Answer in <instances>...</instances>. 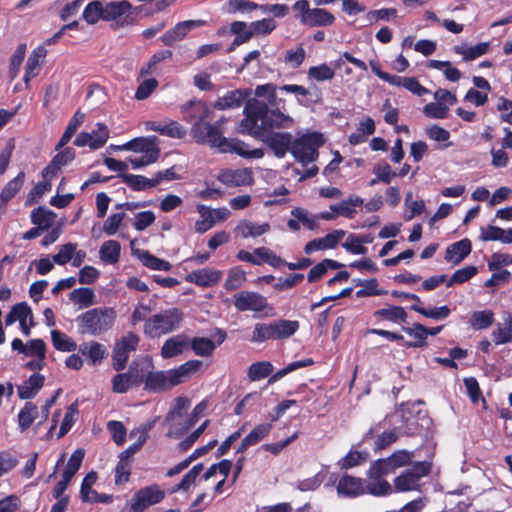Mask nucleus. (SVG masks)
Masks as SVG:
<instances>
[{"label": "nucleus", "mask_w": 512, "mask_h": 512, "mask_svg": "<svg viewBox=\"0 0 512 512\" xmlns=\"http://www.w3.org/2000/svg\"><path fill=\"white\" fill-rule=\"evenodd\" d=\"M116 149L139 153L150 161H157L160 155L159 142L155 136L135 138Z\"/></svg>", "instance_id": "nucleus-13"}, {"label": "nucleus", "mask_w": 512, "mask_h": 512, "mask_svg": "<svg viewBox=\"0 0 512 512\" xmlns=\"http://www.w3.org/2000/svg\"><path fill=\"white\" fill-rule=\"evenodd\" d=\"M139 340L137 335L129 332L115 343L112 356V365L115 370L120 371L125 368L130 353L136 350Z\"/></svg>", "instance_id": "nucleus-12"}, {"label": "nucleus", "mask_w": 512, "mask_h": 512, "mask_svg": "<svg viewBox=\"0 0 512 512\" xmlns=\"http://www.w3.org/2000/svg\"><path fill=\"white\" fill-rule=\"evenodd\" d=\"M146 130L158 132L163 136H167L170 138L181 139L185 136V129L175 121H165V122H156L149 121L146 122Z\"/></svg>", "instance_id": "nucleus-24"}, {"label": "nucleus", "mask_w": 512, "mask_h": 512, "mask_svg": "<svg viewBox=\"0 0 512 512\" xmlns=\"http://www.w3.org/2000/svg\"><path fill=\"white\" fill-rule=\"evenodd\" d=\"M246 280V273L240 267L231 268L225 280L224 287L228 291L236 290L242 286Z\"/></svg>", "instance_id": "nucleus-52"}, {"label": "nucleus", "mask_w": 512, "mask_h": 512, "mask_svg": "<svg viewBox=\"0 0 512 512\" xmlns=\"http://www.w3.org/2000/svg\"><path fill=\"white\" fill-rule=\"evenodd\" d=\"M300 328L296 320L277 319L268 323H256L250 337L253 343L268 340H285L293 336Z\"/></svg>", "instance_id": "nucleus-4"}, {"label": "nucleus", "mask_w": 512, "mask_h": 512, "mask_svg": "<svg viewBox=\"0 0 512 512\" xmlns=\"http://www.w3.org/2000/svg\"><path fill=\"white\" fill-rule=\"evenodd\" d=\"M26 49V44H20L17 46L15 52L11 56L9 71L12 79L17 76L18 71L20 70V67L26 54Z\"/></svg>", "instance_id": "nucleus-61"}, {"label": "nucleus", "mask_w": 512, "mask_h": 512, "mask_svg": "<svg viewBox=\"0 0 512 512\" xmlns=\"http://www.w3.org/2000/svg\"><path fill=\"white\" fill-rule=\"evenodd\" d=\"M248 95V91L239 89L230 91L224 96L219 97L218 100L213 104V107L218 110H227L240 107Z\"/></svg>", "instance_id": "nucleus-30"}, {"label": "nucleus", "mask_w": 512, "mask_h": 512, "mask_svg": "<svg viewBox=\"0 0 512 512\" xmlns=\"http://www.w3.org/2000/svg\"><path fill=\"white\" fill-rule=\"evenodd\" d=\"M273 372V365L269 361L253 363L248 370V377L251 381H259Z\"/></svg>", "instance_id": "nucleus-50"}, {"label": "nucleus", "mask_w": 512, "mask_h": 512, "mask_svg": "<svg viewBox=\"0 0 512 512\" xmlns=\"http://www.w3.org/2000/svg\"><path fill=\"white\" fill-rule=\"evenodd\" d=\"M84 458V450L83 449H77L75 450L72 455L70 456L68 463L66 464V467L63 471L62 478L71 481V479L74 477V475L79 470L81 463Z\"/></svg>", "instance_id": "nucleus-46"}, {"label": "nucleus", "mask_w": 512, "mask_h": 512, "mask_svg": "<svg viewBox=\"0 0 512 512\" xmlns=\"http://www.w3.org/2000/svg\"><path fill=\"white\" fill-rule=\"evenodd\" d=\"M139 365L142 366V370H148L153 367L152 359L148 356H145L139 359L138 362H132V364L129 367V370L125 374L134 386L139 385L142 381V376L138 369Z\"/></svg>", "instance_id": "nucleus-44"}, {"label": "nucleus", "mask_w": 512, "mask_h": 512, "mask_svg": "<svg viewBox=\"0 0 512 512\" xmlns=\"http://www.w3.org/2000/svg\"><path fill=\"white\" fill-rule=\"evenodd\" d=\"M373 316L379 320H387L393 323H403L407 319V313L400 306H390L374 312Z\"/></svg>", "instance_id": "nucleus-35"}, {"label": "nucleus", "mask_w": 512, "mask_h": 512, "mask_svg": "<svg viewBox=\"0 0 512 512\" xmlns=\"http://www.w3.org/2000/svg\"><path fill=\"white\" fill-rule=\"evenodd\" d=\"M16 321L19 322L23 334L29 336L31 327L34 325V323L32 311L26 303H20L15 305L9 312V314L6 316L5 324L9 326L15 323Z\"/></svg>", "instance_id": "nucleus-19"}, {"label": "nucleus", "mask_w": 512, "mask_h": 512, "mask_svg": "<svg viewBox=\"0 0 512 512\" xmlns=\"http://www.w3.org/2000/svg\"><path fill=\"white\" fill-rule=\"evenodd\" d=\"M404 331L415 339L413 342L406 343L408 347H422L426 340V327L422 324H414L411 327L404 328Z\"/></svg>", "instance_id": "nucleus-56"}, {"label": "nucleus", "mask_w": 512, "mask_h": 512, "mask_svg": "<svg viewBox=\"0 0 512 512\" xmlns=\"http://www.w3.org/2000/svg\"><path fill=\"white\" fill-rule=\"evenodd\" d=\"M345 235L346 232L344 230H334L322 238L309 241L305 245L304 251L306 254H312L315 251L333 249L345 237Z\"/></svg>", "instance_id": "nucleus-21"}, {"label": "nucleus", "mask_w": 512, "mask_h": 512, "mask_svg": "<svg viewBox=\"0 0 512 512\" xmlns=\"http://www.w3.org/2000/svg\"><path fill=\"white\" fill-rule=\"evenodd\" d=\"M165 425L168 426L167 436L173 439H179L194 424H190L189 417H183L177 420H167V418H165Z\"/></svg>", "instance_id": "nucleus-37"}, {"label": "nucleus", "mask_w": 512, "mask_h": 512, "mask_svg": "<svg viewBox=\"0 0 512 512\" xmlns=\"http://www.w3.org/2000/svg\"><path fill=\"white\" fill-rule=\"evenodd\" d=\"M245 118L240 123L242 133L252 134V130H261L262 133L272 132L273 129L290 128L293 119L278 109H269L263 101L249 100L244 109Z\"/></svg>", "instance_id": "nucleus-1"}, {"label": "nucleus", "mask_w": 512, "mask_h": 512, "mask_svg": "<svg viewBox=\"0 0 512 512\" xmlns=\"http://www.w3.org/2000/svg\"><path fill=\"white\" fill-rule=\"evenodd\" d=\"M202 366L199 360H189L175 369L148 372L145 377V389L150 392L165 391L185 381Z\"/></svg>", "instance_id": "nucleus-3"}, {"label": "nucleus", "mask_w": 512, "mask_h": 512, "mask_svg": "<svg viewBox=\"0 0 512 512\" xmlns=\"http://www.w3.org/2000/svg\"><path fill=\"white\" fill-rule=\"evenodd\" d=\"M492 338L496 345H502L512 342V316L507 314L504 322L498 324L492 332Z\"/></svg>", "instance_id": "nucleus-33"}, {"label": "nucleus", "mask_w": 512, "mask_h": 512, "mask_svg": "<svg viewBox=\"0 0 512 512\" xmlns=\"http://www.w3.org/2000/svg\"><path fill=\"white\" fill-rule=\"evenodd\" d=\"M472 246L468 239L455 242L447 247L445 260L449 263L458 264L471 252Z\"/></svg>", "instance_id": "nucleus-29"}, {"label": "nucleus", "mask_w": 512, "mask_h": 512, "mask_svg": "<svg viewBox=\"0 0 512 512\" xmlns=\"http://www.w3.org/2000/svg\"><path fill=\"white\" fill-rule=\"evenodd\" d=\"M164 498V491L152 485L138 490L131 499L130 512H143L151 505L157 504Z\"/></svg>", "instance_id": "nucleus-14"}, {"label": "nucleus", "mask_w": 512, "mask_h": 512, "mask_svg": "<svg viewBox=\"0 0 512 512\" xmlns=\"http://www.w3.org/2000/svg\"><path fill=\"white\" fill-rule=\"evenodd\" d=\"M335 76L333 68L327 64L312 66L308 70V77L316 81L331 80Z\"/></svg>", "instance_id": "nucleus-59"}, {"label": "nucleus", "mask_w": 512, "mask_h": 512, "mask_svg": "<svg viewBox=\"0 0 512 512\" xmlns=\"http://www.w3.org/2000/svg\"><path fill=\"white\" fill-rule=\"evenodd\" d=\"M120 251L121 246L117 241L108 240L100 248V259L105 263L115 264L119 260Z\"/></svg>", "instance_id": "nucleus-39"}, {"label": "nucleus", "mask_w": 512, "mask_h": 512, "mask_svg": "<svg viewBox=\"0 0 512 512\" xmlns=\"http://www.w3.org/2000/svg\"><path fill=\"white\" fill-rule=\"evenodd\" d=\"M139 257L142 263L152 270L168 271L171 269V264L168 261L160 259L149 252H142Z\"/></svg>", "instance_id": "nucleus-55"}, {"label": "nucleus", "mask_w": 512, "mask_h": 512, "mask_svg": "<svg viewBox=\"0 0 512 512\" xmlns=\"http://www.w3.org/2000/svg\"><path fill=\"white\" fill-rule=\"evenodd\" d=\"M392 472H394V470H393L388 458H385V459H379L371 465V467L368 471V476L370 479H373V481H378V480H381L380 478L382 476H385Z\"/></svg>", "instance_id": "nucleus-51"}, {"label": "nucleus", "mask_w": 512, "mask_h": 512, "mask_svg": "<svg viewBox=\"0 0 512 512\" xmlns=\"http://www.w3.org/2000/svg\"><path fill=\"white\" fill-rule=\"evenodd\" d=\"M218 180L230 187L247 186L253 182V176L248 168L224 169L219 172Z\"/></svg>", "instance_id": "nucleus-20"}, {"label": "nucleus", "mask_w": 512, "mask_h": 512, "mask_svg": "<svg viewBox=\"0 0 512 512\" xmlns=\"http://www.w3.org/2000/svg\"><path fill=\"white\" fill-rule=\"evenodd\" d=\"M430 471V465L426 462H419L394 479V486L398 492L417 490L419 481Z\"/></svg>", "instance_id": "nucleus-11"}, {"label": "nucleus", "mask_w": 512, "mask_h": 512, "mask_svg": "<svg viewBox=\"0 0 512 512\" xmlns=\"http://www.w3.org/2000/svg\"><path fill=\"white\" fill-rule=\"evenodd\" d=\"M109 138V130L103 123H97L96 129L91 132L79 133L75 140L74 145L78 147H89L92 150L99 149L104 146Z\"/></svg>", "instance_id": "nucleus-16"}, {"label": "nucleus", "mask_w": 512, "mask_h": 512, "mask_svg": "<svg viewBox=\"0 0 512 512\" xmlns=\"http://www.w3.org/2000/svg\"><path fill=\"white\" fill-rule=\"evenodd\" d=\"M52 343L55 349L64 352H71L76 349V343L66 334L58 331H51Z\"/></svg>", "instance_id": "nucleus-49"}, {"label": "nucleus", "mask_w": 512, "mask_h": 512, "mask_svg": "<svg viewBox=\"0 0 512 512\" xmlns=\"http://www.w3.org/2000/svg\"><path fill=\"white\" fill-rule=\"evenodd\" d=\"M226 122L227 118L221 117L216 122L211 123V125H217L219 139H216L215 144L206 143L207 145L211 148H216L221 153H236L246 159H260L264 156V150L262 148L249 149L248 144L239 139L224 137L222 126ZM215 138L218 137L216 136Z\"/></svg>", "instance_id": "nucleus-6"}, {"label": "nucleus", "mask_w": 512, "mask_h": 512, "mask_svg": "<svg viewBox=\"0 0 512 512\" xmlns=\"http://www.w3.org/2000/svg\"><path fill=\"white\" fill-rule=\"evenodd\" d=\"M324 143L319 133H309L298 137L292 142L290 153L302 165H307L317 160L318 149Z\"/></svg>", "instance_id": "nucleus-9"}, {"label": "nucleus", "mask_w": 512, "mask_h": 512, "mask_svg": "<svg viewBox=\"0 0 512 512\" xmlns=\"http://www.w3.org/2000/svg\"><path fill=\"white\" fill-rule=\"evenodd\" d=\"M132 16V5L128 1H111L104 5V20L125 25Z\"/></svg>", "instance_id": "nucleus-17"}, {"label": "nucleus", "mask_w": 512, "mask_h": 512, "mask_svg": "<svg viewBox=\"0 0 512 512\" xmlns=\"http://www.w3.org/2000/svg\"><path fill=\"white\" fill-rule=\"evenodd\" d=\"M488 47H489L488 43L482 42V43H478L471 47H466L463 45L455 46L454 51L457 54L462 55V57L465 61H471V60L476 59L477 57L484 55L487 52Z\"/></svg>", "instance_id": "nucleus-42"}, {"label": "nucleus", "mask_w": 512, "mask_h": 512, "mask_svg": "<svg viewBox=\"0 0 512 512\" xmlns=\"http://www.w3.org/2000/svg\"><path fill=\"white\" fill-rule=\"evenodd\" d=\"M189 346L195 355L201 357H209L215 351L217 344L206 337H194L189 339Z\"/></svg>", "instance_id": "nucleus-34"}, {"label": "nucleus", "mask_w": 512, "mask_h": 512, "mask_svg": "<svg viewBox=\"0 0 512 512\" xmlns=\"http://www.w3.org/2000/svg\"><path fill=\"white\" fill-rule=\"evenodd\" d=\"M115 318L112 308H94L81 314L77 321L82 333L100 335L112 328Z\"/></svg>", "instance_id": "nucleus-7"}, {"label": "nucleus", "mask_w": 512, "mask_h": 512, "mask_svg": "<svg viewBox=\"0 0 512 512\" xmlns=\"http://www.w3.org/2000/svg\"><path fill=\"white\" fill-rule=\"evenodd\" d=\"M46 54L47 51L42 46L35 48L31 52L25 67L24 81L26 84H28L32 78L36 77L39 74L41 70V65L44 62Z\"/></svg>", "instance_id": "nucleus-26"}, {"label": "nucleus", "mask_w": 512, "mask_h": 512, "mask_svg": "<svg viewBox=\"0 0 512 512\" xmlns=\"http://www.w3.org/2000/svg\"><path fill=\"white\" fill-rule=\"evenodd\" d=\"M202 469V464H197L193 466L192 469L187 474L184 475L181 482L174 489H172L171 492L174 493L178 490L187 491L188 489H190V487H192L195 484L196 479L199 476Z\"/></svg>", "instance_id": "nucleus-60"}, {"label": "nucleus", "mask_w": 512, "mask_h": 512, "mask_svg": "<svg viewBox=\"0 0 512 512\" xmlns=\"http://www.w3.org/2000/svg\"><path fill=\"white\" fill-rule=\"evenodd\" d=\"M189 347V338L183 334L168 338L162 348L161 356L165 359L181 355Z\"/></svg>", "instance_id": "nucleus-25"}, {"label": "nucleus", "mask_w": 512, "mask_h": 512, "mask_svg": "<svg viewBox=\"0 0 512 512\" xmlns=\"http://www.w3.org/2000/svg\"><path fill=\"white\" fill-rule=\"evenodd\" d=\"M82 16L88 24L104 20V5L100 1H92L84 8Z\"/></svg>", "instance_id": "nucleus-47"}, {"label": "nucleus", "mask_w": 512, "mask_h": 512, "mask_svg": "<svg viewBox=\"0 0 512 512\" xmlns=\"http://www.w3.org/2000/svg\"><path fill=\"white\" fill-rule=\"evenodd\" d=\"M234 306L239 311L262 312L266 309L267 299L253 291H240L233 296Z\"/></svg>", "instance_id": "nucleus-15"}, {"label": "nucleus", "mask_w": 512, "mask_h": 512, "mask_svg": "<svg viewBox=\"0 0 512 512\" xmlns=\"http://www.w3.org/2000/svg\"><path fill=\"white\" fill-rule=\"evenodd\" d=\"M363 204L364 200L361 197L352 195L348 199L330 205V210L335 212L338 216L353 219L357 214L356 207L362 206Z\"/></svg>", "instance_id": "nucleus-27"}, {"label": "nucleus", "mask_w": 512, "mask_h": 512, "mask_svg": "<svg viewBox=\"0 0 512 512\" xmlns=\"http://www.w3.org/2000/svg\"><path fill=\"white\" fill-rule=\"evenodd\" d=\"M79 352L91 365H99L107 356V349L101 343L92 341L80 345Z\"/></svg>", "instance_id": "nucleus-28"}, {"label": "nucleus", "mask_w": 512, "mask_h": 512, "mask_svg": "<svg viewBox=\"0 0 512 512\" xmlns=\"http://www.w3.org/2000/svg\"><path fill=\"white\" fill-rule=\"evenodd\" d=\"M361 286L362 288L356 291L358 298L385 295L387 293L386 290L379 288L378 281L375 278L361 282Z\"/></svg>", "instance_id": "nucleus-58"}, {"label": "nucleus", "mask_w": 512, "mask_h": 512, "mask_svg": "<svg viewBox=\"0 0 512 512\" xmlns=\"http://www.w3.org/2000/svg\"><path fill=\"white\" fill-rule=\"evenodd\" d=\"M222 272L212 268L195 270L186 276V280L198 286H213L220 281Z\"/></svg>", "instance_id": "nucleus-22"}, {"label": "nucleus", "mask_w": 512, "mask_h": 512, "mask_svg": "<svg viewBox=\"0 0 512 512\" xmlns=\"http://www.w3.org/2000/svg\"><path fill=\"white\" fill-rule=\"evenodd\" d=\"M182 320V313L177 308H171L155 314L146 320L144 333L149 337H160L178 328Z\"/></svg>", "instance_id": "nucleus-8"}, {"label": "nucleus", "mask_w": 512, "mask_h": 512, "mask_svg": "<svg viewBox=\"0 0 512 512\" xmlns=\"http://www.w3.org/2000/svg\"><path fill=\"white\" fill-rule=\"evenodd\" d=\"M493 321L494 313L492 311H475L471 317V326L475 329L482 330L491 326Z\"/></svg>", "instance_id": "nucleus-53"}, {"label": "nucleus", "mask_w": 512, "mask_h": 512, "mask_svg": "<svg viewBox=\"0 0 512 512\" xmlns=\"http://www.w3.org/2000/svg\"><path fill=\"white\" fill-rule=\"evenodd\" d=\"M153 301H146L144 298H141L137 307L132 313L131 316V324L136 325L137 323L146 320L148 315L154 310Z\"/></svg>", "instance_id": "nucleus-54"}, {"label": "nucleus", "mask_w": 512, "mask_h": 512, "mask_svg": "<svg viewBox=\"0 0 512 512\" xmlns=\"http://www.w3.org/2000/svg\"><path fill=\"white\" fill-rule=\"evenodd\" d=\"M272 429V424L262 423L257 425L247 436L246 442H250L253 445L257 444L264 438H266Z\"/></svg>", "instance_id": "nucleus-64"}, {"label": "nucleus", "mask_w": 512, "mask_h": 512, "mask_svg": "<svg viewBox=\"0 0 512 512\" xmlns=\"http://www.w3.org/2000/svg\"><path fill=\"white\" fill-rule=\"evenodd\" d=\"M153 423L145 424L135 429L133 435L139 434V442H134L120 455V461L130 463V458L142 447L148 438V431L152 428Z\"/></svg>", "instance_id": "nucleus-32"}, {"label": "nucleus", "mask_w": 512, "mask_h": 512, "mask_svg": "<svg viewBox=\"0 0 512 512\" xmlns=\"http://www.w3.org/2000/svg\"><path fill=\"white\" fill-rule=\"evenodd\" d=\"M191 405V401L184 396H180L174 399L171 404V408L166 416L167 420L179 419L188 417L186 415L187 410Z\"/></svg>", "instance_id": "nucleus-45"}, {"label": "nucleus", "mask_w": 512, "mask_h": 512, "mask_svg": "<svg viewBox=\"0 0 512 512\" xmlns=\"http://www.w3.org/2000/svg\"><path fill=\"white\" fill-rule=\"evenodd\" d=\"M56 214L47 209L46 207H38L31 213V221L34 225H37L42 230L50 228L54 223Z\"/></svg>", "instance_id": "nucleus-36"}, {"label": "nucleus", "mask_w": 512, "mask_h": 512, "mask_svg": "<svg viewBox=\"0 0 512 512\" xmlns=\"http://www.w3.org/2000/svg\"><path fill=\"white\" fill-rule=\"evenodd\" d=\"M182 113L185 119L192 124L191 135L199 144H215L217 134V125H211L213 110L206 103L200 100H191L182 105Z\"/></svg>", "instance_id": "nucleus-2"}, {"label": "nucleus", "mask_w": 512, "mask_h": 512, "mask_svg": "<svg viewBox=\"0 0 512 512\" xmlns=\"http://www.w3.org/2000/svg\"><path fill=\"white\" fill-rule=\"evenodd\" d=\"M254 129H256L254 127ZM251 136L261 140L274 153L277 158H283L292 146V135L290 133L269 132L262 133L261 130H252Z\"/></svg>", "instance_id": "nucleus-10"}, {"label": "nucleus", "mask_w": 512, "mask_h": 512, "mask_svg": "<svg viewBox=\"0 0 512 512\" xmlns=\"http://www.w3.org/2000/svg\"><path fill=\"white\" fill-rule=\"evenodd\" d=\"M120 177L124 183L136 191L155 187V181L153 177L147 178L142 175L134 174H121Z\"/></svg>", "instance_id": "nucleus-40"}, {"label": "nucleus", "mask_w": 512, "mask_h": 512, "mask_svg": "<svg viewBox=\"0 0 512 512\" xmlns=\"http://www.w3.org/2000/svg\"><path fill=\"white\" fill-rule=\"evenodd\" d=\"M44 376L35 373L30 378L18 387V396L20 399L33 398L44 384Z\"/></svg>", "instance_id": "nucleus-31"}, {"label": "nucleus", "mask_w": 512, "mask_h": 512, "mask_svg": "<svg viewBox=\"0 0 512 512\" xmlns=\"http://www.w3.org/2000/svg\"><path fill=\"white\" fill-rule=\"evenodd\" d=\"M172 57V51L161 50L152 55L147 64L143 65L140 69V76L145 77L148 75L155 74L157 72V65L166 59Z\"/></svg>", "instance_id": "nucleus-43"}, {"label": "nucleus", "mask_w": 512, "mask_h": 512, "mask_svg": "<svg viewBox=\"0 0 512 512\" xmlns=\"http://www.w3.org/2000/svg\"><path fill=\"white\" fill-rule=\"evenodd\" d=\"M254 94L256 97H265L267 99V106L277 105L276 86L273 84L268 83L257 86Z\"/></svg>", "instance_id": "nucleus-62"}, {"label": "nucleus", "mask_w": 512, "mask_h": 512, "mask_svg": "<svg viewBox=\"0 0 512 512\" xmlns=\"http://www.w3.org/2000/svg\"><path fill=\"white\" fill-rule=\"evenodd\" d=\"M231 31L236 34L234 44L240 45L253 36L251 25L248 27L245 22L236 21L231 25Z\"/></svg>", "instance_id": "nucleus-57"}, {"label": "nucleus", "mask_w": 512, "mask_h": 512, "mask_svg": "<svg viewBox=\"0 0 512 512\" xmlns=\"http://www.w3.org/2000/svg\"><path fill=\"white\" fill-rule=\"evenodd\" d=\"M38 414L37 406L27 402L18 414V424L21 431L27 430L38 417Z\"/></svg>", "instance_id": "nucleus-41"}, {"label": "nucleus", "mask_w": 512, "mask_h": 512, "mask_svg": "<svg viewBox=\"0 0 512 512\" xmlns=\"http://www.w3.org/2000/svg\"><path fill=\"white\" fill-rule=\"evenodd\" d=\"M270 229L271 226L268 222L258 223L251 220H241L235 227V233L243 239L256 238L268 233Z\"/></svg>", "instance_id": "nucleus-23"}, {"label": "nucleus", "mask_w": 512, "mask_h": 512, "mask_svg": "<svg viewBox=\"0 0 512 512\" xmlns=\"http://www.w3.org/2000/svg\"><path fill=\"white\" fill-rule=\"evenodd\" d=\"M70 299L81 307L86 308L95 303V293L90 288H77L70 293Z\"/></svg>", "instance_id": "nucleus-48"}, {"label": "nucleus", "mask_w": 512, "mask_h": 512, "mask_svg": "<svg viewBox=\"0 0 512 512\" xmlns=\"http://www.w3.org/2000/svg\"><path fill=\"white\" fill-rule=\"evenodd\" d=\"M337 492L346 497H357L364 493L385 496L392 492V487L385 480L372 481L365 485L362 479L345 475L339 480Z\"/></svg>", "instance_id": "nucleus-5"}, {"label": "nucleus", "mask_w": 512, "mask_h": 512, "mask_svg": "<svg viewBox=\"0 0 512 512\" xmlns=\"http://www.w3.org/2000/svg\"><path fill=\"white\" fill-rule=\"evenodd\" d=\"M232 467V462L230 460H223L217 464H213L203 475L205 480H209L213 477L219 475H224V478H227Z\"/></svg>", "instance_id": "nucleus-63"}, {"label": "nucleus", "mask_w": 512, "mask_h": 512, "mask_svg": "<svg viewBox=\"0 0 512 512\" xmlns=\"http://www.w3.org/2000/svg\"><path fill=\"white\" fill-rule=\"evenodd\" d=\"M335 17L323 8H312L306 26H330L334 23Z\"/></svg>", "instance_id": "nucleus-38"}, {"label": "nucleus", "mask_w": 512, "mask_h": 512, "mask_svg": "<svg viewBox=\"0 0 512 512\" xmlns=\"http://www.w3.org/2000/svg\"><path fill=\"white\" fill-rule=\"evenodd\" d=\"M204 24L205 21L203 20H186L179 22L161 36V41L166 46H172L176 42L183 40L191 30L201 27Z\"/></svg>", "instance_id": "nucleus-18"}]
</instances>
